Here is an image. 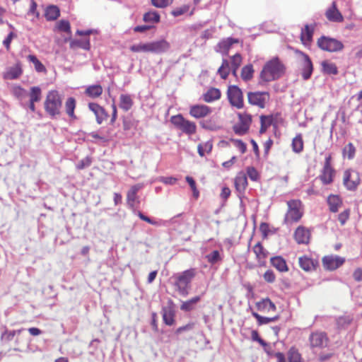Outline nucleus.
Instances as JSON below:
<instances>
[{
  "mask_svg": "<svg viewBox=\"0 0 362 362\" xmlns=\"http://www.w3.org/2000/svg\"><path fill=\"white\" fill-rule=\"evenodd\" d=\"M197 274V272L195 268H190L182 272L174 274L170 277V280L175 291L182 296H187L189 293L192 282Z\"/></svg>",
  "mask_w": 362,
  "mask_h": 362,
  "instance_id": "nucleus-1",
  "label": "nucleus"
},
{
  "mask_svg": "<svg viewBox=\"0 0 362 362\" xmlns=\"http://www.w3.org/2000/svg\"><path fill=\"white\" fill-rule=\"evenodd\" d=\"M285 72V65L278 57H274L263 66L260 78L265 82H269L281 78Z\"/></svg>",
  "mask_w": 362,
  "mask_h": 362,
  "instance_id": "nucleus-2",
  "label": "nucleus"
},
{
  "mask_svg": "<svg viewBox=\"0 0 362 362\" xmlns=\"http://www.w3.org/2000/svg\"><path fill=\"white\" fill-rule=\"evenodd\" d=\"M287 211L284 222L286 225L296 223L300 221L304 214V206L300 199H291L286 202Z\"/></svg>",
  "mask_w": 362,
  "mask_h": 362,
  "instance_id": "nucleus-3",
  "label": "nucleus"
},
{
  "mask_svg": "<svg viewBox=\"0 0 362 362\" xmlns=\"http://www.w3.org/2000/svg\"><path fill=\"white\" fill-rule=\"evenodd\" d=\"M62 100L60 94L56 90H49L44 102L45 112L51 117H55L60 115Z\"/></svg>",
  "mask_w": 362,
  "mask_h": 362,
  "instance_id": "nucleus-4",
  "label": "nucleus"
},
{
  "mask_svg": "<svg viewBox=\"0 0 362 362\" xmlns=\"http://www.w3.org/2000/svg\"><path fill=\"white\" fill-rule=\"evenodd\" d=\"M170 121L176 129L185 134L193 135L197 132L195 122L185 119L181 114L172 116Z\"/></svg>",
  "mask_w": 362,
  "mask_h": 362,
  "instance_id": "nucleus-5",
  "label": "nucleus"
},
{
  "mask_svg": "<svg viewBox=\"0 0 362 362\" xmlns=\"http://www.w3.org/2000/svg\"><path fill=\"white\" fill-rule=\"evenodd\" d=\"M317 45L322 50L329 52H340L344 47L341 41L327 36H322L318 38Z\"/></svg>",
  "mask_w": 362,
  "mask_h": 362,
  "instance_id": "nucleus-6",
  "label": "nucleus"
},
{
  "mask_svg": "<svg viewBox=\"0 0 362 362\" xmlns=\"http://www.w3.org/2000/svg\"><path fill=\"white\" fill-rule=\"evenodd\" d=\"M247 97L250 105L260 109L265 108L270 100V94L267 91H250Z\"/></svg>",
  "mask_w": 362,
  "mask_h": 362,
  "instance_id": "nucleus-7",
  "label": "nucleus"
},
{
  "mask_svg": "<svg viewBox=\"0 0 362 362\" xmlns=\"http://www.w3.org/2000/svg\"><path fill=\"white\" fill-rule=\"evenodd\" d=\"M308 341L310 349H322L328 346L329 339L325 332L315 331L310 333Z\"/></svg>",
  "mask_w": 362,
  "mask_h": 362,
  "instance_id": "nucleus-8",
  "label": "nucleus"
},
{
  "mask_svg": "<svg viewBox=\"0 0 362 362\" xmlns=\"http://www.w3.org/2000/svg\"><path fill=\"white\" fill-rule=\"evenodd\" d=\"M227 98L231 106L237 109L244 107L243 93L237 86H229L227 90Z\"/></svg>",
  "mask_w": 362,
  "mask_h": 362,
  "instance_id": "nucleus-9",
  "label": "nucleus"
},
{
  "mask_svg": "<svg viewBox=\"0 0 362 362\" xmlns=\"http://www.w3.org/2000/svg\"><path fill=\"white\" fill-rule=\"evenodd\" d=\"M238 122L233 126V132L238 135L245 134L252 123V115L247 112L238 113Z\"/></svg>",
  "mask_w": 362,
  "mask_h": 362,
  "instance_id": "nucleus-10",
  "label": "nucleus"
},
{
  "mask_svg": "<svg viewBox=\"0 0 362 362\" xmlns=\"http://www.w3.org/2000/svg\"><path fill=\"white\" fill-rule=\"evenodd\" d=\"M294 52L298 56L301 63V74L304 80L309 79L313 71V66L310 58L307 54L298 49H295Z\"/></svg>",
  "mask_w": 362,
  "mask_h": 362,
  "instance_id": "nucleus-11",
  "label": "nucleus"
},
{
  "mask_svg": "<svg viewBox=\"0 0 362 362\" xmlns=\"http://www.w3.org/2000/svg\"><path fill=\"white\" fill-rule=\"evenodd\" d=\"M331 155H328L325 158V164L319 176L320 180L324 185L331 184L335 176V170L331 165Z\"/></svg>",
  "mask_w": 362,
  "mask_h": 362,
  "instance_id": "nucleus-12",
  "label": "nucleus"
},
{
  "mask_svg": "<svg viewBox=\"0 0 362 362\" xmlns=\"http://www.w3.org/2000/svg\"><path fill=\"white\" fill-rule=\"evenodd\" d=\"M260 128L259 133L264 134L271 125H275L279 120H282L280 113L272 114L269 115H261L259 117Z\"/></svg>",
  "mask_w": 362,
  "mask_h": 362,
  "instance_id": "nucleus-13",
  "label": "nucleus"
},
{
  "mask_svg": "<svg viewBox=\"0 0 362 362\" xmlns=\"http://www.w3.org/2000/svg\"><path fill=\"white\" fill-rule=\"evenodd\" d=\"M345 262L344 257H341L337 255H327L325 256L322 259V265L327 270H335L341 266Z\"/></svg>",
  "mask_w": 362,
  "mask_h": 362,
  "instance_id": "nucleus-14",
  "label": "nucleus"
},
{
  "mask_svg": "<svg viewBox=\"0 0 362 362\" xmlns=\"http://www.w3.org/2000/svg\"><path fill=\"white\" fill-rule=\"evenodd\" d=\"M343 182L348 189L354 190L360 182L358 174L356 171L347 170L344 173Z\"/></svg>",
  "mask_w": 362,
  "mask_h": 362,
  "instance_id": "nucleus-15",
  "label": "nucleus"
},
{
  "mask_svg": "<svg viewBox=\"0 0 362 362\" xmlns=\"http://www.w3.org/2000/svg\"><path fill=\"white\" fill-rule=\"evenodd\" d=\"M310 230L303 226H299L293 234V238L296 243L303 245H308L310 243Z\"/></svg>",
  "mask_w": 362,
  "mask_h": 362,
  "instance_id": "nucleus-16",
  "label": "nucleus"
},
{
  "mask_svg": "<svg viewBox=\"0 0 362 362\" xmlns=\"http://www.w3.org/2000/svg\"><path fill=\"white\" fill-rule=\"evenodd\" d=\"M211 112V108L206 105H194L190 107L189 113L192 117L200 119L207 117Z\"/></svg>",
  "mask_w": 362,
  "mask_h": 362,
  "instance_id": "nucleus-17",
  "label": "nucleus"
},
{
  "mask_svg": "<svg viewBox=\"0 0 362 362\" xmlns=\"http://www.w3.org/2000/svg\"><path fill=\"white\" fill-rule=\"evenodd\" d=\"M325 15L330 22L341 23L344 21V17L337 8L336 1L332 2L331 6L326 10Z\"/></svg>",
  "mask_w": 362,
  "mask_h": 362,
  "instance_id": "nucleus-18",
  "label": "nucleus"
},
{
  "mask_svg": "<svg viewBox=\"0 0 362 362\" xmlns=\"http://www.w3.org/2000/svg\"><path fill=\"white\" fill-rule=\"evenodd\" d=\"M88 108L91 110L96 119V122L98 124L103 123V122L107 120L108 118V113L106 112L104 107L95 103H90L88 104Z\"/></svg>",
  "mask_w": 362,
  "mask_h": 362,
  "instance_id": "nucleus-19",
  "label": "nucleus"
},
{
  "mask_svg": "<svg viewBox=\"0 0 362 362\" xmlns=\"http://www.w3.org/2000/svg\"><path fill=\"white\" fill-rule=\"evenodd\" d=\"M299 267L305 272H311L318 266V261L305 255L298 257Z\"/></svg>",
  "mask_w": 362,
  "mask_h": 362,
  "instance_id": "nucleus-20",
  "label": "nucleus"
},
{
  "mask_svg": "<svg viewBox=\"0 0 362 362\" xmlns=\"http://www.w3.org/2000/svg\"><path fill=\"white\" fill-rule=\"evenodd\" d=\"M149 44L151 53L160 54L166 52L170 48V45L166 40L153 41Z\"/></svg>",
  "mask_w": 362,
  "mask_h": 362,
  "instance_id": "nucleus-21",
  "label": "nucleus"
},
{
  "mask_svg": "<svg viewBox=\"0 0 362 362\" xmlns=\"http://www.w3.org/2000/svg\"><path fill=\"white\" fill-rule=\"evenodd\" d=\"M23 74L22 65L20 62L9 67L3 74V78L6 80L18 78Z\"/></svg>",
  "mask_w": 362,
  "mask_h": 362,
  "instance_id": "nucleus-22",
  "label": "nucleus"
},
{
  "mask_svg": "<svg viewBox=\"0 0 362 362\" xmlns=\"http://www.w3.org/2000/svg\"><path fill=\"white\" fill-rule=\"evenodd\" d=\"M315 25H305L300 33V40L304 45H309L313 40Z\"/></svg>",
  "mask_w": 362,
  "mask_h": 362,
  "instance_id": "nucleus-23",
  "label": "nucleus"
},
{
  "mask_svg": "<svg viewBox=\"0 0 362 362\" xmlns=\"http://www.w3.org/2000/svg\"><path fill=\"white\" fill-rule=\"evenodd\" d=\"M255 305L257 310L262 312L270 313L276 310L275 304L269 298H263L257 302Z\"/></svg>",
  "mask_w": 362,
  "mask_h": 362,
  "instance_id": "nucleus-24",
  "label": "nucleus"
},
{
  "mask_svg": "<svg viewBox=\"0 0 362 362\" xmlns=\"http://www.w3.org/2000/svg\"><path fill=\"white\" fill-rule=\"evenodd\" d=\"M142 185L137 184L131 187L127 194V204L131 207L134 208L135 206L136 201L137 200V193L140 189H141Z\"/></svg>",
  "mask_w": 362,
  "mask_h": 362,
  "instance_id": "nucleus-25",
  "label": "nucleus"
},
{
  "mask_svg": "<svg viewBox=\"0 0 362 362\" xmlns=\"http://www.w3.org/2000/svg\"><path fill=\"white\" fill-rule=\"evenodd\" d=\"M76 107V100L73 97H69L66 99L64 105L65 112L71 120L78 119V117L75 114V109Z\"/></svg>",
  "mask_w": 362,
  "mask_h": 362,
  "instance_id": "nucleus-26",
  "label": "nucleus"
},
{
  "mask_svg": "<svg viewBox=\"0 0 362 362\" xmlns=\"http://www.w3.org/2000/svg\"><path fill=\"white\" fill-rule=\"evenodd\" d=\"M235 43H238V40L232 37L223 39L218 44V51L227 55L232 45Z\"/></svg>",
  "mask_w": 362,
  "mask_h": 362,
  "instance_id": "nucleus-27",
  "label": "nucleus"
},
{
  "mask_svg": "<svg viewBox=\"0 0 362 362\" xmlns=\"http://www.w3.org/2000/svg\"><path fill=\"white\" fill-rule=\"evenodd\" d=\"M221 93L218 88H210L203 94V100L206 103H212L221 98Z\"/></svg>",
  "mask_w": 362,
  "mask_h": 362,
  "instance_id": "nucleus-28",
  "label": "nucleus"
},
{
  "mask_svg": "<svg viewBox=\"0 0 362 362\" xmlns=\"http://www.w3.org/2000/svg\"><path fill=\"white\" fill-rule=\"evenodd\" d=\"M247 186V175L243 173H239L235 178V187L240 193L243 192Z\"/></svg>",
  "mask_w": 362,
  "mask_h": 362,
  "instance_id": "nucleus-29",
  "label": "nucleus"
},
{
  "mask_svg": "<svg viewBox=\"0 0 362 362\" xmlns=\"http://www.w3.org/2000/svg\"><path fill=\"white\" fill-rule=\"evenodd\" d=\"M329 211L336 213L342 205V200L339 195L331 194L327 198Z\"/></svg>",
  "mask_w": 362,
  "mask_h": 362,
  "instance_id": "nucleus-30",
  "label": "nucleus"
},
{
  "mask_svg": "<svg viewBox=\"0 0 362 362\" xmlns=\"http://www.w3.org/2000/svg\"><path fill=\"white\" fill-rule=\"evenodd\" d=\"M103 92V88L100 85L95 84L88 86L84 91L86 96L90 98H98L101 96Z\"/></svg>",
  "mask_w": 362,
  "mask_h": 362,
  "instance_id": "nucleus-31",
  "label": "nucleus"
},
{
  "mask_svg": "<svg viewBox=\"0 0 362 362\" xmlns=\"http://www.w3.org/2000/svg\"><path fill=\"white\" fill-rule=\"evenodd\" d=\"M272 265L280 272H286L288 271V267L286 260L281 256H276L270 259Z\"/></svg>",
  "mask_w": 362,
  "mask_h": 362,
  "instance_id": "nucleus-32",
  "label": "nucleus"
},
{
  "mask_svg": "<svg viewBox=\"0 0 362 362\" xmlns=\"http://www.w3.org/2000/svg\"><path fill=\"white\" fill-rule=\"evenodd\" d=\"M292 151L296 153H301L304 149V141L303 136L300 133L297 134L292 139L291 142Z\"/></svg>",
  "mask_w": 362,
  "mask_h": 362,
  "instance_id": "nucleus-33",
  "label": "nucleus"
},
{
  "mask_svg": "<svg viewBox=\"0 0 362 362\" xmlns=\"http://www.w3.org/2000/svg\"><path fill=\"white\" fill-rule=\"evenodd\" d=\"M252 250L253 252L255 254L256 258L257 259L258 262H264L265 259L267 257L268 252L264 248L262 243L258 242L257 244H255V246L253 247Z\"/></svg>",
  "mask_w": 362,
  "mask_h": 362,
  "instance_id": "nucleus-34",
  "label": "nucleus"
},
{
  "mask_svg": "<svg viewBox=\"0 0 362 362\" xmlns=\"http://www.w3.org/2000/svg\"><path fill=\"white\" fill-rule=\"evenodd\" d=\"M200 300L201 297L199 296H196L186 301H183L180 305V310L185 312H189L194 309L195 304L199 302Z\"/></svg>",
  "mask_w": 362,
  "mask_h": 362,
  "instance_id": "nucleus-35",
  "label": "nucleus"
},
{
  "mask_svg": "<svg viewBox=\"0 0 362 362\" xmlns=\"http://www.w3.org/2000/svg\"><path fill=\"white\" fill-rule=\"evenodd\" d=\"M322 71L323 73L331 75L338 74V69L336 64L327 60L322 61L321 63Z\"/></svg>",
  "mask_w": 362,
  "mask_h": 362,
  "instance_id": "nucleus-36",
  "label": "nucleus"
},
{
  "mask_svg": "<svg viewBox=\"0 0 362 362\" xmlns=\"http://www.w3.org/2000/svg\"><path fill=\"white\" fill-rule=\"evenodd\" d=\"M162 316L165 325L172 326L175 324V312L172 308H163Z\"/></svg>",
  "mask_w": 362,
  "mask_h": 362,
  "instance_id": "nucleus-37",
  "label": "nucleus"
},
{
  "mask_svg": "<svg viewBox=\"0 0 362 362\" xmlns=\"http://www.w3.org/2000/svg\"><path fill=\"white\" fill-rule=\"evenodd\" d=\"M133 100L131 96L127 94H122L119 96V107L124 111L129 110L133 106Z\"/></svg>",
  "mask_w": 362,
  "mask_h": 362,
  "instance_id": "nucleus-38",
  "label": "nucleus"
},
{
  "mask_svg": "<svg viewBox=\"0 0 362 362\" xmlns=\"http://www.w3.org/2000/svg\"><path fill=\"white\" fill-rule=\"evenodd\" d=\"M28 95L29 96V102H40L42 99V90L38 86H33L30 88V92L29 93H28Z\"/></svg>",
  "mask_w": 362,
  "mask_h": 362,
  "instance_id": "nucleus-39",
  "label": "nucleus"
},
{
  "mask_svg": "<svg viewBox=\"0 0 362 362\" xmlns=\"http://www.w3.org/2000/svg\"><path fill=\"white\" fill-rule=\"evenodd\" d=\"M143 21L147 23H158L160 21V16L157 11H150L144 14Z\"/></svg>",
  "mask_w": 362,
  "mask_h": 362,
  "instance_id": "nucleus-40",
  "label": "nucleus"
},
{
  "mask_svg": "<svg viewBox=\"0 0 362 362\" xmlns=\"http://www.w3.org/2000/svg\"><path fill=\"white\" fill-rule=\"evenodd\" d=\"M199 124L203 129L210 131H216L220 128L214 118L204 119L199 122Z\"/></svg>",
  "mask_w": 362,
  "mask_h": 362,
  "instance_id": "nucleus-41",
  "label": "nucleus"
},
{
  "mask_svg": "<svg viewBox=\"0 0 362 362\" xmlns=\"http://www.w3.org/2000/svg\"><path fill=\"white\" fill-rule=\"evenodd\" d=\"M254 71L253 66L247 64L242 68L240 76L243 81H249L253 78Z\"/></svg>",
  "mask_w": 362,
  "mask_h": 362,
  "instance_id": "nucleus-42",
  "label": "nucleus"
},
{
  "mask_svg": "<svg viewBox=\"0 0 362 362\" xmlns=\"http://www.w3.org/2000/svg\"><path fill=\"white\" fill-rule=\"evenodd\" d=\"M230 67L229 62L224 59L222 60L221 66L218 69V74L222 79L226 80L230 74Z\"/></svg>",
  "mask_w": 362,
  "mask_h": 362,
  "instance_id": "nucleus-43",
  "label": "nucleus"
},
{
  "mask_svg": "<svg viewBox=\"0 0 362 362\" xmlns=\"http://www.w3.org/2000/svg\"><path fill=\"white\" fill-rule=\"evenodd\" d=\"M27 58L30 62H32L34 64L35 69L37 72H39V73H46L47 72V69H46L45 66L37 58L36 56H35L33 54H29Z\"/></svg>",
  "mask_w": 362,
  "mask_h": 362,
  "instance_id": "nucleus-44",
  "label": "nucleus"
},
{
  "mask_svg": "<svg viewBox=\"0 0 362 362\" xmlns=\"http://www.w3.org/2000/svg\"><path fill=\"white\" fill-rule=\"evenodd\" d=\"M48 21H54L59 16V9L56 6H49L47 8L45 13Z\"/></svg>",
  "mask_w": 362,
  "mask_h": 362,
  "instance_id": "nucleus-45",
  "label": "nucleus"
},
{
  "mask_svg": "<svg viewBox=\"0 0 362 362\" xmlns=\"http://www.w3.org/2000/svg\"><path fill=\"white\" fill-rule=\"evenodd\" d=\"M129 49L134 53L150 52V44L149 42H146L133 45L129 47Z\"/></svg>",
  "mask_w": 362,
  "mask_h": 362,
  "instance_id": "nucleus-46",
  "label": "nucleus"
},
{
  "mask_svg": "<svg viewBox=\"0 0 362 362\" xmlns=\"http://www.w3.org/2000/svg\"><path fill=\"white\" fill-rule=\"evenodd\" d=\"M252 315L253 317H255L256 318L258 325L268 324L269 322H274L279 319V316H275L274 317H262L260 315H259L257 313H255V312H252Z\"/></svg>",
  "mask_w": 362,
  "mask_h": 362,
  "instance_id": "nucleus-47",
  "label": "nucleus"
},
{
  "mask_svg": "<svg viewBox=\"0 0 362 362\" xmlns=\"http://www.w3.org/2000/svg\"><path fill=\"white\" fill-rule=\"evenodd\" d=\"M70 47L71 48H76V47H81L84 49H90V40L88 37H86L83 40H72L70 42Z\"/></svg>",
  "mask_w": 362,
  "mask_h": 362,
  "instance_id": "nucleus-48",
  "label": "nucleus"
},
{
  "mask_svg": "<svg viewBox=\"0 0 362 362\" xmlns=\"http://www.w3.org/2000/svg\"><path fill=\"white\" fill-rule=\"evenodd\" d=\"M212 143L207 141L204 144H199L197 146L198 153L201 157H204L205 153H209L212 150Z\"/></svg>",
  "mask_w": 362,
  "mask_h": 362,
  "instance_id": "nucleus-49",
  "label": "nucleus"
},
{
  "mask_svg": "<svg viewBox=\"0 0 362 362\" xmlns=\"http://www.w3.org/2000/svg\"><path fill=\"white\" fill-rule=\"evenodd\" d=\"M288 362H302V357L299 351L295 349L291 348L288 352Z\"/></svg>",
  "mask_w": 362,
  "mask_h": 362,
  "instance_id": "nucleus-50",
  "label": "nucleus"
},
{
  "mask_svg": "<svg viewBox=\"0 0 362 362\" xmlns=\"http://www.w3.org/2000/svg\"><path fill=\"white\" fill-rule=\"evenodd\" d=\"M356 153V148L352 143H349L346 145L343 149V156L346 157L348 159H352Z\"/></svg>",
  "mask_w": 362,
  "mask_h": 362,
  "instance_id": "nucleus-51",
  "label": "nucleus"
},
{
  "mask_svg": "<svg viewBox=\"0 0 362 362\" xmlns=\"http://www.w3.org/2000/svg\"><path fill=\"white\" fill-rule=\"evenodd\" d=\"M13 95L19 100H23L28 95L25 89L20 86H16L12 88Z\"/></svg>",
  "mask_w": 362,
  "mask_h": 362,
  "instance_id": "nucleus-52",
  "label": "nucleus"
},
{
  "mask_svg": "<svg viewBox=\"0 0 362 362\" xmlns=\"http://www.w3.org/2000/svg\"><path fill=\"white\" fill-rule=\"evenodd\" d=\"M206 259L211 264H214L221 261V257L218 250H214L210 254L206 255Z\"/></svg>",
  "mask_w": 362,
  "mask_h": 362,
  "instance_id": "nucleus-53",
  "label": "nucleus"
},
{
  "mask_svg": "<svg viewBox=\"0 0 362 362\" xmlns=\"http://www.w3.org/2000/svg\"><path fill=\"white\" fill-rule=\"evenodd\" d=\"M189 8L190 6L189 5L185 4L180 7L175 8L173 10H172L171 14L174 17H177L187 13Z\"/></svg>",
  "mask_w": 362,
  "mask_h": 362,
  "instance_id": "nucleus-54",
  "label": "nucleus"
},
{
  "mask_svg": "<svg viewBox=\"0 0 362 362\" xmlns=\"http://www.w3.org/2000/svg\"><path fill=\"white\" fill-rule=\"evenodd\" d=\"M16 37L17 34L13 30H11L8 34L7 37L4 40L3 45L6 47L7 51H10L11 42L14 38Z\"/></svg>",
  "mask_w": 362,
  "mask_h": 362,
  "instance_id": "nucleus-55",
  "label": "nucleus"
},
{
  "mask_svg": "<svg viewBox=\"0 0 362 362\" xmlns=\"http://www.w3.org/2000/svg\"><path fill=\"white\" fill-rule=\"evenodd\" d=\"M57 29L59 31L71 33V26L68 21L61 20L57 23Z\"/></svg>",
  "mask_w": 362,
  "mask_h": 362,
  "instance_id": "nucleus-56",
  "label": "nucleus"
},
{
  "mask_svg": "<svg viewBox=\"0 0 362 362\" xmlns=\"http://www.w3.org/2000/svg\"><path fill=\"white\" fill-rule=\"evenodd\" d=\"M173 0H151V4L159 8H164L170 5Z\"/></svg>",
  "mask_w": 362,
  "mask_h": 362,
  "instance_id": "nucleus-57",
  "label": "nucleus"
},
{
  "mask_svg": "<svg viewBox=\"0 0 362 362\" xmlns=\"http://www.w3.org/2000/svg\"><path fill=\"white\" fill-rule=\"evenodd\" d=\"M185 180L187 182V183L189 184V185L190 186V187L193 192V196L196 199H197L199 196V192L197 188L196 182L194 181V180L192 177H189V176H187L185 177Z\"/></svg>",
  "mask_w": 362,
  "mask_h": 362,
  "instance_id": "nucleus-58",
  "label": "nucleus"
},
{
  "mask_svg": "<svg viewBox=\"0 0 362 362\" xmlns=\"http://www.w3.org/2000/svg\"><path fill=\"white\" fill-rule=\"evenodd\" d=\"M243 62V57L240 54L236 53L230 57V64L232 67L239 68Z\"/></svg>",
  "mask_w": 362,
  "mask_h": 362,
  "instance_id": "nucleus-59",
  "label": "nucleus"
},
{
  "mask_svg": "<svg viewBox=\"0 0 362 362\" xmlns=\"http://www.w3.org/2000/svg\"><path fill=\"white\" fill-rule=\"evenodd\" d=\"M351 214L349 209H345L338 215V220L341 225H344L349 220Z\"/></svg>",
  "mask_w": 362,
  "mask_h": 362,
  "instance_id": "nucleus-60",
  "label": "nucleus"
},
{
  "mask_svg": "<svg viewBox=\"0 0 362 362\" xmlns=\"http://www.w3.org/2000/svg\"><path fill=\"white\" fill-rule=\"evenodd\" d=\"M230 141L242 153H245L247 151V145L242 140L232 139Z\"/></svg>",
  "mask_w": 362,
  "mask_h": 362,
  "instance_id": "nucleus-61",
  "label": "nucleus"
},
{
  "mask_svg": "<svg viewBox=\"0 0 362 362\" xmlns=\"http://www.w3.org/2000/svg\"><path fill=\"white\" fill-rule=\"evenodd\" d=\"M263 278H264V281L268 283H273L276 280V276H275L274 272L270 269L267 270L264 272V274L263 275Z\"/></svg>",
  "mask_w": 362,
  "mask_h": 362,
  "instance_id": "nucleus-62",
  "label": "nucleus"
},
{
  "mask_svg": "<svg viewBox=\"0 0 362 362\" xmlns=\"http://www.w3.org/2000/svg\"><path fill=\"white\" fill-rule=\"evenodd\" d=\"M251 337L253 341L259 342L262 346H266L265 341L260 338L259 333L257 330H252L251 332Z\"/></svg>",
  "mask_w": 362,
  "mask_h": 362,
  "instance_id": "nucleus-63",
  "label": "nucleus"
},
{
  "mask_svg": "<svg viewBox=\"0 0 362 362\" xmlns=\"http://www.w3.org/2000/svg\"><path fill=\"white\" fill-rule=\"evenodd\" d=\"M247 174L252 180H256L258 177V173L253 167H248L247 169Z\"/></svg>",
  "mask_w": 362,
  "mask_h": 362,
  "instance_id": "nucleus-64",
  "label": "nucleus"
}]
</instances>
